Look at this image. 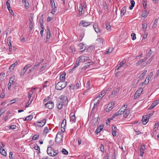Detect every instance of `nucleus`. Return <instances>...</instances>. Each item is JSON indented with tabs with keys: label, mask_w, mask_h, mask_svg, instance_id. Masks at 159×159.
Masks as SVG:
<instances>
[{
	"label": "nucleus",
	"mask_w": 159,
	"mask_h": 159,
	"mask_svg": "<svg viewBox=\"0 0 159 159\" xmlns=\"http://www.w3.org/2000/svg\"><path fill=\"white\" fill-rule=\"evenodd\" d=\"M48 154L52 157H55L59 154V152L57 150L53 149L52 147H50L48 148L47 150Z\"/></svg>",
	"instance_id": "obj_1"
},
{
	"label": "nucleus",
	"mask_w": 159,
	"mask_h": 159,
	"mask_svg": "<svg viewBox=\"0 0 159 159\" xmlns=\"http://www.w3.org/2000/svg\"><path fill=\"white\" fill-rule=\"evenodd\" d=\"M67 85V82L60 81L56 84L55 88L57 90H61Z\"/></svg>",
	"instance_id": "obj_2"
},
{
	"label": "nucleus",
	"mask_w": 159,
	"mask_h": 159,
	"mask_svg": "<svg viewBox=\"0 0 159 159\" xmlns=\"http://www.w3.org/2000/svg\"><path fill=\"white\" fill-rule=\"evenodd\" d=\"M57 101L62 104L66 105L68 102L67 97L66 96L62 95L59 97V99Z\"/></svg>",
	"instance_id": "obj_3"
},
{
	"label": "nucleus",
	"mask_w": 159,
	"mask_h": 159,
	"mask_svg": "<svg viewBox=\"0 0 159 159\" xmlns=\"http://www.w3.org/2000/svg\"><path fill=\"white\" fill-rule=\"evenodd\" d=\"M62 136L61 133L58 132L55 138V142L58 144L61 143L62 142Z\"/></svg>",
	"instance_id": "obj_4"
},
{
	"label": "nucleus",
	"mask_w": 159,
	"mask_h": 159,
	"mask_svg": "<svg viewBox=\"0 0 159 159\" xmlns=\"http://www.w3.org/2000/svg\"><path fill=\"white\" fill-rule=\"evenodd\" d=\"M45 107L48 109H52L54 107V102L52 101H49L45 104Z\"/></svg>",
	"instance_id": "obj_5"
},
{
	"label": "nucleus",
	"mask_w": 159,
	"mask_h": 159,
	"mask_svg": "<svg viewBox=\"0 0 159 159\" xmlns=\"http://www.w3.org/2000/svg\"><path fill=\"white\" fill-rule=\"evenodd\" d=\"M119 89L118 88H116L114 89L111 94L109 95V97L111 98L115 97L119 93Z\"/></svg>",
	"instance_id": "obj_6"
},
{
	"label": "nucleus",
	"mask_w": 159,
	"mask_h": 159,
	"mask_svg": "<svg viewBox=\"0 0 159 159\" xmlns=\"http://www.w3.org/2000/svg\"><path fill=\"white\" fill-rule=\"evenodd\" d=\"M149 116H143L142 120L143 125H146L148 122Z\"/></svg>",
	"instance_id": "obj_7"
},
{
	"label": "nucleus",
	"mask_w": 159,
	"mask_h": 159,
	"mask_svg": "<svg viewBox=\"0 0 159 159\" xmlns=\"http://www.w3.org/2000/svg\"><path fill=\"white\" fill-rule=\"evenodd\" d=\"M89 57L85 56H82L80 57L77 59L80 62H84L86 60H88L89 59Z\"/></svg>",
	"instance_id": "obj_8"
},
{
	"label": "nucleus",
	"mask_w": 159,
	"mask_h": 159,
	"mask_svg": "<svg viewBox=\"0 0 159 159\" xmlns=\"http://www.w3.org/2000/svg\"><path fill=\"white\" fill-rule=\"evenodd\" d=\"M91 24V23L89 22H86L84 20L81 21L79 24V25H82L83 27H87L89 26Z\"/></svg>",
	"instance_id": "obj_9"
},
{
	"label": "nucleus",
	"mask_w": 159,
	"mask_h": 159,
	"mask_svg": "<svg viewBox=\"0 0 159 159\" xmlns=\"http://www.w3.org/2000/svg\"><path fill=\"white\" fill-rule=\"evenodd\" d=\"M114 105V102H111L109 103L107 105L106 108V111L108 112L111 110L113 108V107H112V106Z\"/></svg>",
	"instance_id": "obj_10"
},
{
	"label": "nucleus",
	"mask_w": 159,
	"mask_h": 159,
	"mask_svg": "<svg viewBox=\"0 0 159 159\" xmlns=\"http://www.w3.org/2000/svg\"><path fill=\"white\" fill-rule=\"evenodd\" d=\"M46 122V120L44 119L41 120L40 121L38 122V124L37 125L38 126L42 127L45 124Z\"/></svg>",
	"instance_id": "obj_11"
},
{
	"label": "nucleus",
	"mask_w": 159,
	"mask_h": 159,
	"mask_svg": "<svg viewBox=\"0 0 159 159\" xmlns=\"http://www.w3.org/2000/svg\"><path fill=\"white\" fill-rule=\"evenodd\" d=\"M127 107V105H124L118 111L119 112L121 113V115L123 114L125 111L126 110V108Z\"/></svg>",
	"instance_id": "obj_12"
},
{
	"label": "nucleus",
	"mask_w": 159,
	"mask_h": 159,
	"mask_svg": "<svg viewBox=\"0 0 159 159\" xmlns=\"http://www.w3.org/2000/svg\"><path fill=\"white\" fill-rule=\"evenodd\" d=\"M93 28L97 33H100L101 31V30L98 28L97 25L96 23L94 24Z\"/></svg>",
	"instance_id": "obj_13"
},
{
	"label": "nucleus",
	"mask_w": 159,
	"mask_h": 159,
	"mask_svg": "<svg viewBox=\"0 0 159 159\" xmlns=\"http://www.w3.org/2000/svg\"><path fill=\"white\" fill-rule=\"evenodd\" d=\"M145 146L144 145H141L140 148V156L141 157H143V156L144 152L145 149Z\"/></svg>",
	"instance_id": "obj_14"
},
{
	"label": "nucleus",
	"mask_w": 159,
	"mask_h": 159,
	"mask_svg": "<svg viewBox=\"0 0 159 159\" xmlns=\"http://www.w3.org/2000/svg\"><path fill=\"white\" fill-rule=\"evenodd\" d=\"M65 105L64 104H63L59 102L58 101H57V106L59 109H61L63 105Z\"/></svg>",
	"instance_id": "obj_15"
},
{
	"label": "nucleus",
	"mask_w": 159,
	"mask_h": 159,
	"mask_svg": "<svg viewBox=\"0 0 159 159\" xmlns=\"http://www.w3.org/2000/svg\"><path fill=\"white\" fill-rule=\"evenodd\" d=\"M66 75V73H63L61 74L60 77V79L61 81L65 82V80L66 79L65 76Z\"/></svg>",
	"instance_id": "obj_16"
},
{
	"label": "nucleus",
	"mask_w": 159,
	"mask_h": 159,
	"mask_svg": "<svg viewBox=\"0 0 159 159\" xmlns=\"http://www.w3.org/2000/svg\"><path fill=\"white\" fill-rule=\"evenodd\" d=\"M103 128V126L102 125H100L96 129L95 133L96 134H98L99 132L101 131Z\"/></svg>",
	"instance_id": "obj_17"
},
{
	"label": "nucleus",
	"mask_w": 159,
	"mask_h": 159,
	"mask_svg": "<svg viewBox=\"0 0 159 159\" xmlns=\"http://www.w3.org/2000/svg\"><path fill=\"white\" fill-rule=\"evenodd\" d=\"M126 12V7H124L121 9L120 11V15L121 16L124 15L125 13Z\"/></svg>",
	"instance_id": "obj_18"
},
{
	"label": "nucleus",
	"mask_w": 159,
	"mask_h": 159,
	"mask_svg": "<svg viewBox=\"0 0 159 159\" xmlns=\"http://www.w3.org/2000/svg\"><path fill=\"white\" fill-rule=\"evenodd\" d=\"M0 153L2 155L4 156H6L7 155L6 152L5 150L2 148H0Z\"/></svg>",
	"instance_id": "obj_19"
},
{
	"label": "nucleus",
	"mask_w": 159,
	"mask_h": 159,
	"mask_svg": "<svg viewBox=\"0 0 159 159\" xmlns=\"http://www.w3.org/2000/svg\"><path fill=\"white\" fill-rule=\"evenodd\" d=\"M78 46L80 47V49L83 50L81 51L80 52H83L85 49V47L84 45L82 43H80L79 44Z\"/></svg>",
	"instance_id": "obj_20"
},
{
	"label": "nucleus",
	"mask_w": 159,
	"mask_h": 159,
	"mask_svg": "<svg viewBox=\"0 0 159 159\" xmlns=\"http://www.w3.org/2000/svg\"><path fill=\"white\" fill-rule=\"evenodd\" d=\"M99 120L100 119L98 117L95 118L93 120V123L94 124V125H97L98 124V121H99Z\"/></svg>",
	"instance_id": "obj_21"
},
{
	"label": "nucleus",
	"mask_w": 159,
	"mask_h": 159,
	"mask_svg": "<svg viewBox=\"0 0 159 159\" xmlns=\"http://www.w3.org/2000/svg\"><path fill=\"white\" fill-rule=\"evenodd\" d=\"M17 64L18 62L16 61L10 66L9 68V70L11 71L12 70H13L14 69V67L17 65Z\"/></svg>",
	"instance_id": "obj_22"
},
{
	"label": "nucleus",
	"mask_w": 159,
	"mask_h": 159,
	"mask_svg": "<svg viewBox=\"0 0 159 159\" xmlns=\"http://www.w3.org/2000/svg\"><path fill=\"white\" fill-rule=\"evenodd\" d=\"M51 37V34L49 30V28H48V30L47 32V37H46V42L48 41V40H47L48 39H50Z\"/></svg>",
	"instance_id": "obj_23"
},
{
	"label": "nucleus",
	"mask_w": 159,
	"mask_h": 159,
	"mask_svg": "<svg viewBox=\"0 0 159 159\" xmlns=\"http://www.w3.org/2000/svg\"><path fill=\"white\" fill-rule=\"evenodd\" d=\"M49 129H50V128L48 127H45L43 132V134L44 135V134H47L49 132Z\"/></svg>",
	"instance_id": "obj_24"
},
{
	"label": "nucleus",
	"mask_w": 159,
	"mask_h": 159,
	"mask_svg": "<svg viewBox=\"0 0 159 159\" xmlns=\"http://www.w3.org/2000/svg\"><path fill=\"white\" fill-rule=\"evenodd\" d=\"M33 118V116L32 115H30L27 116L25 118L24 120V121H30Z\"/></svg>",
	"instance_id": "obj_25"
},
{
	"label": "nucleus",
	"mask_w": 159,
	"mask_h": 159,
	"mask_svg": "<svg viewBox=\"0 0 159 159\" xmlns=\"http://www.w3.org/2000/svg\"><path fill=\"white\" fill-rule=\"evenodd\" d=\"M96 42L98 43H102V44L104 43V39L102 38H98L96 39Z\"/></svg>",
	"instance_id": "obj_26"
},
{
	"label": "nucleus",
	"mask_w": 159,
	"mask_h": 159,
	"mask_svg": "<svg viewBox=\"0 0 159 159\" xmlns=\"http://www.w3.org/2000/svg\"><path fill=\"white\" fill-rule=\"evenodd\" d=\"M157 103L155 102H154L153 103H152L149 107L148 108V109H152L154 108L156 105H157Z\"/></svg>",
	"instance_id": "obj_27"
},
{
	"label": "nucleus",
	"mask_w": 159,
	"mask_h": 159,
	"mask_svg": "<svg viewBox=\"0 0 159 159\" xmlns=\"http://www.w3.org/2000/svg\"><path fill=\"white\" fill-rule=\"evenodd\" d=\"M34 148L35 150H38V151L37 152V154H39L40 153V149L39 146L37 145H35V146L34 147Z\"/></svg>",
	"instance_id": "obj_28"
},
{
	"label": "nucleus",
	"mask_w": 159,
	"mask_h": 159,
	"mask_svg": "<svg viewBox=\"0 0 159 159\" xmlns=\"http://www.w3.org/2000/svg\"><path fill=\"white\" fill-rule=\"evenodd\" d=\"M66 120L65 119H64L61 123V127H65L66 125Z\"/></svg>",
	"instance_id": "obj_29"
},
{
	"label": "nucleus",
	"mask_w": 159,
	"mask_h": 159,
	"mask_svg": "<svg viewBox=\"0 0 159 159\" xmlns=\"http://www.w3.org/2000/svg\"><path fill=\"white\" fill-rule=\"evenodd\" d=\"M126 60H123L122 61H121L118 65V68H117V70L119 69V68L122 67L123 65L125 63Z\"/></svg>",
	"instance_id": "obj_30"
},
{
	"label": "nucleus",
	"mask_w": 159,
	"mask_h": 159,
	"mask_svg": "<svg viewBox=\"0 0 159 159\" xmlns=\"http://www.w3.org/2000/svg\"><path fill=\"white\" fill-rule=\"evenodd\" d=\"M83 9V8L82 6H81V7H80H80H79V12L80 13V16L81 15H82L84 13V11L82 10Z\"/></svg>",
	"instance_id": "obj_31"
},
{
	"label": "nucleus",
	"mask_w": 159,
	"mask_h": 159,
	"mask_svg": "<svg viewBox=\"0 0 159 159\" xmlns=\"http://www.w3.org/2000/svg\"><path fill=\"white\" fill-rule=\"evenodd\" d=\"M90 62H88L87 63H86L85 64V66L84 67H83L82 68V69H86L88 67H89L90 65Z\"/></svg>",
	"instance_id": "obj_32"
},
{
	"label": "nucleus",
	"mask_w": 159,
	"mask_h": 159,
	"mask_svg": "<svg viewBox=\"0 0 159 159\" xmlns=\"http://www.w3.org/2000/svg\"><path fill=\"white\" fill-rule=\"evenodd\" d=\"M11 2L10 0H7L6 2V5L8 9H11V8L10 6V3Z\"/></svg>",
	"instance_id": "obj_33"
},
{
	"label": "nucleus",
	"mask_w": 159,
	"mask_h": 159,
	"mask_svg": "<svg viewBox=\"0 0 159 159\" xmlns=\"http://www.w3.org/2000/svg\"><path fill=\"white\" fill-rule=\"evenodd\" d=\"M143 91V89L141 88L139 89L136 92V93L138 95H139V96H140V94L142 93Z\"/></svg>",
	"instance_id": "obj_34"
},
{
	"label": "nucleus",
	"mask_w": 159,
	"mask_h": 159,
	"mask_svg": "<svg viewBox=\"0 0 159 159\" xmlns=\"http://www.w3.org/2000/svg\"><path fill=\"white\" fill-rule=\"evenodd\" d=\"M147 72V70H145L139 76V78L140 79H142L144 76L146 74V73Z\"/></svg>",
	"instance_id": "obj_35"
},
{
	"label": "nucleus",
	"mask_w": 159,
	"mask_h": 159,
	"mask_svg": "<svg viewBox=\"0 0 159 159\" xmlns=\"http://www.w3.org/2000/svg\"><path fill=\"white\" fill-rule=\"evenodd\" d=\"M148 13L146 11H144L142 14L141 16L146 18L148 16Z\"/></svg>",
	"instance_id": "obj_36"
},
{
	"label": "nucleus",
	"mask_w": 159,
	"mask_h": 159,
	"mask_svg": "<svg viewBox=\"0 0 159 159\" xmlns=\"http://www.w3.org/2000/svg\"><path fill=\"white\" fill-rule=\"evenodd\" d=\"M90 82L89 81H88L85 84V86L88 89H89L90 88Z\"/></svg>",
	"instance_id": "obj_37"
},
{
	"label": "nucleus",
	"mask_w": 159,
	"mask_h": 159,
	"mask_svg": "<svg viewBox=\"0 0 159 159\" xmlns=\"http://www.w3.org/2000/svg\"><path fill=\"white\" fill-rule=\"evenodd\" d=\"M79 61L78 60H77L75 64V65L73 67V68L72 69V70H74V69L77 67L79 65Z\"/></svg>",
	"instance_id": "obj_38"
},
{
	"label": "nucleus",
	"mask_w": 159,
	"mask_h": 159,
	"mask_svg": "<svg viewBox=\"0 0 159 159\" xmlns=\"http://www.w3.org/2000/svg\"><path fill=\"white\" fill-rule=\"evenodd\" d=\"M47 84H48V85H49L50 84L49 82L48 81H45L43 84V88L46 87L47 86Z\"/></svg>",
	"instance_id": "obj_39"
},
{
	"label": "nucleus",
	"mask_w": 159,
	"mask_h": 159,
	"mask_svg": "<svg viewBox=\"0 0 159 159\" xmlns=\"http://www.w3.org/2000/svg\"><path fill=\"white\" fill-rule=\"evenodd\" d=\"M70 119V120H71L74 122H76V117L75 115H72Z\"/></svg>",
	"instance_id": "obj_40"
},
{
	"label": "nucleus",
	"mask_w": 159,
	"mask_h": 159,
	"mask_svg": "<svg viewBox=\"0 0 159 159\" xmlns=\"http://www.w3.org/2000/svg\"><path fill=\"white\" fill-rule=\"evenodd\" d=\"M43 15H42L40 18V19H39L40 24H43L44 21H43Z\"/></svg>",
	"instance_id": "obj_41"
},
{
	"label": "nucleus",
	"mask_w": 159,
	"mask_h": 159,
	"mask_svg": "<svg viewBox=\"0 0 159 159\" xmlns=\"http://www.w3.org/2000/svg\"><path fill=\"white\" fill-rule=\"evenodd\" d=\"M33 91L31 90H30L28 93V98L30 99L31 98L32 95L33 94Z\"/></svg>",
	"instance_id": "obj_42"
},
{
	"label": "nucleus",
	"mask_w": 159,
	"mask_h": 159,
	"mask_svg": "<svg viewBox=\"0 0 159 159\" xmlns=\"http://www.w3.org/2000/svg\"><path fill=\"white\" fill-rule=\"evenodd\" d=\"M113 48H109L107 51H106L105 52V54H107L108 53H111V52H112V51L113 50Z\"/></svg>",
	"instance_id": "obj_43"
},
{
	"label": "nucleus",
	"mask_w": 159,
	"mask_h": 159,
	"mask_svg": "<svg viewBox=\"0 0 159 159\" xmlns=\"http://www.w3.org/2000/svg\"><path fill=\"white\" fill-rule=\"evenodd\" d=\"M62 153L64 155H67L68 154V151L64 148H63L61 151Z\"/></svg>",
	"instance_id": "obj_44"
},
{
	"label": "nucleus",
	"mask_w": 159,
	"mask_h": 159,
	"mask_svg": "<svg viewBox=\"0 0 159 159\" xmlns=\"http://www.w3.org/2000/svg\"><path fill=\"white\" fill-rule=\"evenodd\" d=\"M84 33L83 32H82L80 34V41H81L84 38Z\"/></svg>",
	"instance_id": "obj_45"
},
{
	"label": "nucleus",
	"mask_w": 159,
	"mask_h": 159,
	"mask_svg": "<svg viewBox=\"0 0 159 159\" xmlns=\"http://www.w3.org/2000/svg\"><path fill=\"white\" fill-rule=\"evenodd\" d=\"M47 66V64L46 63L43 64L41 68L40 69V71H41L42 70H43V69H44Z\"/></svg>",
	"instance_id": "obj_46"
},
{
	"label": "nucleus",
	"mask_w": 159,
	"mask_h": 159,
	"mask_svg": "<svg viewBox=\"0 0 159 159\" xmlns=\"http://www.w3.org/2000/svg\"><path fill=\"white\" fill-rule=\"evenodd\" d=\"M29 20L30 21V23L29 24V26H33L34 25V21L33 20H31V19H29Z\"/></svg>",
	"instance_id": "obj_47"
},
{
	"label": "nucleus",
	"mask_w": 159,
	"mask_h": 159,
	"mask_svg": "<svg viewBox=\"0 0 159 159\" xmlns=\"http://www.w3.org/2000/svg\"><path fill=\"white\" fill-rule=\"evenodd\" d=\"M100 150L102 152H104V146L102 144H101V145H100Z\"/></svg>",
	"instance_id": "obj_48"
},
{
	"label": "nucleus",
	"mask_w": 159,
	"mask_h": 159,
	"mask_svg": "<svg viewBox=\"0 0 159 159\" xmlns=\"http://www.w3.org/2000/svg\"><path fill=\"white\" fill-rule=\"evenodd\" d=\"M22 2H23L25 3V6L26 8H27V7H28L29 6V3L28 2H27V3L26 0H22Z\"/></svg>",
	"instance_id": "obj_49"
},
{
	"label": "nucleus",
	"mask_w": 159,
	"mask_h": 159,
	"mask_svg": "<svg viewBox=\"0 0 159 159\" xmlns=\"http://www.w3.org/2000/svg\"><path fill=\"white\" fill-rule=\"evenodd\" d=\"M15 79V77L14 76H13L10 78L9 82H11V83H13Z\"/></svg>",
	"instance_id": "obj_50"
},
{
	"label": "nucleus",
	"mask_w": 159,
	"mask_h": 159,
	"mask_svg": "<svg viewBox=\"0 0 159 159\" xmlns=\"http://www.w3.org/2000/svg\"><path fill=\"white\" fill-rule=\"evenodd\" d=\"M50 4L51 5L52 8H53L55 6V3L53 0H50Z\"/></svg>",
	"instance_id": "obj_51"
},
{
	"label": "nucleus",
	"mask_w": 159,
	"mask_h": 159,
	"mask_svg": "<svg viewBox=\"0 0 159 159\" xmlns=\"http://www.w3.org/2000/svg\"><path fill=\"white\" fill-rule=\"evenodd\" d=\"M39 135H35L32 137V139L33 140L37 139L39 137Z\"/></svg>",
	"instance_id": "obj_52"
},
{
	"label": "nucleus",
	"mask_w": 159,
	"mask_h": 159,
	"mask_svg": "<svg viewBox=\"0 0 159 159\" xmlns=\"http://www.w3.org/2000/svg\"><path fill=\"white\" fill-rule=\"evenodd\" d=\"M131 35L132 37V39L133 40H134L136 39V34L135 33H132Z\"/></svg>",
	"instance_id": "obj_53"
},
{
	"label": "nucleus",
	"mask_w": 159,
	"mask_h": 159,
	"mask_svg": "<svg viewBox=\"0 0 159 159\" xmlns=\"http://www.w3.org/2000/svg\"><path fill=\"white\" fill-rule=\"evenodd\" d=\"M106 91H107L106 90H103L102 91L101 93V96H102V98L105 95Z\"/></svg>",
	"instance_id": "obj_54"
},
{
	"label": "nucleus",
	"mask_w": 159,
	"mask_h": 159,
	"mask_svg": "<svg viewBox=\"0 0 159 159\" xmlns=\"http://www.w3.org/2000/svg\"><path fill=\"white\" fill-rule=\"evenodd\" d=\"M158 123H155L154 127V129L155 130V131L158 129Z\"/></svg>",
	"instance_id": "obj_55"
},
{
	"label": "nucleus",
	"mask_w": 159,
	"mask_h": 159,
	"mask_svg": "<svg viewBox=\"0 0 159 159\" xmlns=\"http://www.w3.org/2000/svg\"><path fill=\"white\" fill-rule=\"evenodd\" d=\"M143 61L142 60H139L136 63V66H137L140 65L141 64L143 63Z\"/></svg>",
	"instance_id": "obj_56"
},
{
	"label": "nucleus",
	"mask_w": 159,
	"mask_h": 159,
	"mask_svg": "<svg viewBox=\"0 0 159 159\" xmlns=\"http://www.w3.org/2000/svg\"><path fill=\"white\" fill-rule=\"evenodd\" d=\"M106 26L107 29V30H110L111 29V27L108 22L106 24Z\"/></svg>",
	"instance_id": "obj_57"
},
{
	"label": "nucleus",
	"mask_w": 159,
	"mask_h": 159,
	"mask_svg": "<svg viewBox=\"0 0 159 159\" xmlns=\"http://www.w3.org/2000/svg\"><path fill=\"white\" fill-rule=\"evenodd\" d=\"M153 59V56H151V58L148 60L146 64H149Z\"/></svg>",
	"instance_id": "obj_58"
},
{
	"label": "nucleus",
	"mask_w": 159,
	"mask_h": 159,
	"mask_svg": "<svg viewBox=\"0 0 159 159\" xmlns=\"http://www.w3.org/2000/svg\"><path fill=\"white\" fill-rule=\"evenodd\" d=\"M6 107H3L2 109L0 110V112L1 113V114L3 113L6 111Z\"/></svg>",
	"instance_id": "obj_59"
},
{
	"label": "nucleus",
	"mask_w": 159,
	"mask_h": 159,
	"mask_svg": "<svg viewBox=\"0 0 159 159\" xmlns=\"http://www.w3.org/2000/svg\"><path fill=\"white\" fill-rule=\"evenodd\" d=\"M93 49V47L92 46L89 47L87 49V51L88 52H90L92 51Z\"/></svg>",
	"instance_id": "obj_60"
},
{
	"label": "nucleus",
	"mask_w": 159,
	"mask_h": 159,
	"mask_svg": "<svg viewBox=\"0 0 159 159\" xmlns=\"http://www.w3.org/2000/svg\"><path fill=\"white\" fill-rule=\"evenodd\" d=\"M143 6L144 9L146 8V6L147 5L146 1H145L144 0H143Z\"/></svg>",
	"instance_id": "obj_61"
},
{
	"label": "nucleus",
	"mask_w": 159,
	"mask_h": 159,
	"mask_svg": "<svg viewBox=\"0 0 159 159\" xmlns=\"http://www.w3.org/2000/svg\"><path fill=\"white\" fill-rule=\"evenodd\" d=\"M57 7L55 6H54V8H53L52 10V11H51V13L54 14L56 12V10H57V9H56Z\"/></svg>",
	"instance_id": "obj_62"
},
{
	"label": "nucleus",
	"mask_w": 159,
	"mask_h": 159,
	"mask_svg": "<svg viewBox=\"0 0 159 159\" xmlns=\"http://www.w3.org/2000/svg\"><path fill=\"white\" fill-rule=\"evenodd\" d=\"M129 113H130L129 111H129H127V110H126V111L125 112V113L124 114V116H125L126 117H127Z\"/></svg>",
	"instance_id": "obj_63"
},
{
	"label": "nucleus",
	"mask_w": 159,
	"mask_h": 159,
	"mask_svg": "<svg viewBox=\"0 0 159 159\" xmlns=\"http://www.w3.org/2000/svg\"><path fill=\"white\" fill-rule=\"evenodd\" d=\"M152 50L151 49L149 51L148 53H147V54L146 55V57H149L152 54Z\"/></svg>",
	"instance_id": "obj_64"
}]
</instances>
